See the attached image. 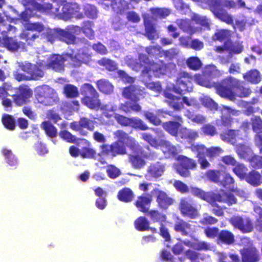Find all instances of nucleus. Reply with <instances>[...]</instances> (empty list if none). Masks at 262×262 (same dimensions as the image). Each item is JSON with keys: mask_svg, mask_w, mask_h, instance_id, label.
Returning a JSON list of instances; mask_svg holds the SVG:
<instances>
[{"mask_svg": "<svg viewBox=\"0 0 262 262\" xmlns=\"http://www.w3.org/2000/svg\"><path fill=\"white\" fill-rule=\"evenodd\" d=\"M214 86L218 95L230 100H234L236 95L241 98L247 97L252 92L249 88L244 86L243 82L232 76L226 77Z\"/></svg>", "mask_w": 262, "mask_h": 262, "instance_id": "nucleus-1", "label": "nucleus"}, {"mask_svg": "<svg viewBox=\"0 0 262 262\" xmlns=\"http://www.w3.org/2000/svg\"><path fill=\"white\" fill-rule=\"evenodd\" d=\"M139 60L141 65L144 66L141 71L143 75H152L156 77H160L170 72V63H165L163 60L150 61L145 54L139 55Z\"/></svg>", "mask_w": 262, "mask_h": 262, "instance_id": "nucleus-2", "label": "nucleus"}, {"mask_svg": "<svg viewBox=\"0 0 262 262\" xmlns=\"http://www.w3.org/2000/svg\"><path fill=\"white\" fill-rule=\"evenodd\" d=\"M82 103L91 110H98L101 105L99 95L95 88L88 83L83 84L80 87Z\"/></svg>", "mask_w": 262, "mask_h": 262, "instance_id": "nucleus-3", "label": "nucleus"}, {"mask_svg": "<svg viewBox=\"0 0 262 262\" xmlns=\"http://www.w3.org/2000/svg\"><path fill=\"white\" fill-rule=\"evenodd\" d=\"M34 91L37 103L44 106H52L59 101L56 91L47 85L37 86Z\"/></svg>", "mask_w": 262, "mask_h": 262, "instance_id": "nucleus-4", "label": "nucleus"}, {"mask_svg": "<svg viewBox=\"0 0 262 262\" xmlns=\"http://www.w3.org/2000/svg\"><path fill=\"white\" fill-rule=\"evenodd\" d=\"M223 1L206 0V2L216 18L228 25H233V19L232 16L225 9H223Z\"/></svg>", "mask_w": 262, "mask_h": 262, "instance_id": "nucleus-5", "label": "nucleus"}, {"mask_svg": "<svg viewBox=\"0 0 262 262\" xmlns=\"http://www.w3.org/2000/svg\"><path fill=\"white\" fill-rule=\"evenodd\" d=\"M137 149L139 150L140 154L129 155L128 161L134 168L140 169L146 164L145 159L152 158L156 156V154L150 150L149 145H146L143 148H138Z\"/></svg>", "mask_w": 262, "mask_h": 262, "instance_id": "nucleus-6", "label": "nucleus"}, {"mask_svg": "<svg viewBox=\"0 0 262 262\" xmlns=\"http://www.w3.org/2000/svg\"><path fill=\"white\" fill-rule=\"evenodd\" d=\"M178 163L176 166L177 172L183 178L190 176V170H194L197 167L196 161L186 156L180 155L177 156Z\"/></svg>", "mask_w": 262, "mask_h": 262, "instance_id": "nucleus-7", "label": "nucleus"}, {"mask_svg": "<svg viewBox=\"0 0 262 262\" xmlns=\"http://www.w3.org/2000/svg\"><path fill=\"white\" fill-rule=\"evenodd\" d=\"M99 148L100 149L99 156L110 157L112 158L127 154L125 144L119 141H115L111 144H102Z\"/></svg>", "mask_w": 262, "mask_h": 262, "instance_id": "nucleus-8", "label": "nucleus"}, {"mask_svg": "<svg viewBox=\"0 0 262 262\" xmlns=\"http://www.w3.org/2000/svg\"><path fill=\"white\" fill-rule=\"evenodd\" d=\"M193 77L189 73L181 72L176 81V85L173 86V91L182 95L192 90Z\"/></svg>", "mask_w": 262, "mask_h": 262, "instance_id": "nucleus-9", "label": "nucleus"}, {"mask_svg": "<svg viewBox=\"0 0 262 262\" xmlns=\"http://www.w3.org/2000/svg\"><path fill=\"white\" fill-rule=\"evenodd\" d=\"M59 19L68 20L74 17L80 19L84 18V15L80 11V8L76 4L66 3L60 4Z\"/></svg>", "mask_w": 262, "mask_h": 262, "instance_id": "nucleus-10", "label": "nucleus"}, {"mask_svg": "<svg viewBox=\"0 0 262 262\" xmlns=\"http://www.w3.org/2000/svg\"><path fill=\"white\" fill-rule=\"evenodd\" d=\"M249 124L251 125L252 130L255 133V145L259 148V154L262 155V119L259 116H254L251 118L250 123L245 122L244 126L248 128Z\"/></svg>", "mask_w": 262, "mask_h": 262, "instance_id": "nucleus-11", "label": "nucleus"}, {"mask_svg": "<svg viewBox=\"0 0 262 262\" xmlns=\"http://www.w3.org/2000/svg\"><path fill=\"white\" fill-rule=\"evenodd\" d=\"M33 7L35 10L41 13L59 19L60 4H56L55 5H53L50 3L40 4L35 2L33 3Z\"/></svg>", "mask_w": 262, "mask_h": 262, "instance_id": "nucleus-12", "label": "nucleus"}, {"mask_svg": "<svg viewBox=\"0 0 262 262\" xmlns=\"http://www.w3.org/2000/svg\"><path fill=\"white\" fill-rule=\"evenodd\" d=\"M179 209L183 216H186L191 219H194L200 215L198 209L194 206L192 201L188 198L181 199Z\"/></svg>", "mask_w": 262, "mask_h": 262, "instance_id": "nucleus-13", "label": "nucleus"}, {"mask_svg": "<svg viewBox=\"0 0 262 262\" xmlns=\"http://www.w3.org/2000/svg\"><path fill=\"white\" fill-rule=\"evenodd\" d=\"M229 222L234 228L243 233L250 232L253 229V223L248 217L233 216L230 219Z\"/></svg>", "mask_w": 262, "mask_h": 262, "instance_id": "nucleus-14", "label": "nucleus"}, {"mask_svg": "<svg viewBox=\"0 0 262 262\" xmlns=\"http://www.w3.org/2000/svg\"><path fill=\"white\" fill-rule=\"evenodd\" d=\"M153 191L156 194V200L158 207L162 210L167 209L174 203L173 198L165 191L158 189H154Z\"/></svg>", "mask_w": 262, "mask_h": 262, "instance_id": "nucleus-15", "label": "nucleus"}, {"mask_svg": "<svg viewBox=\"0 0 262 262\" xmlns=\"http://www.w3.org/2000/svg\"><path fill=\"white\" fill-rule=\"evenodd\" d=\"M113 135L114 138L117 139L116 141H119L124 144L125 142L131 150H136L140 146L135 138L129 136L127 133L122 129L117 130L114 133Z\"/></svg>", "mask_w": 262, "mask_h": 262, "instance_id": "nucleus-16", "label": "nucleus"}, {"mask_svg": "<svg viewBox=\"0 0 262 262\" xmlns=\"http://www.w3.org/2000/svg\"><path fill=\"white\" fill-rule=\"evenodd\" d=\"M70 126L73 130L80 132L84 136H86L87 133H82L83 129L85 128L88 130L93 131L95 128L93 121L84 117L80 118L78 121L71 122Z\"/></svg>", "mask_w": 262, "mask_h": 262, "instance_id": "nucleus-17", "label": "nucleus"}, {"mask_svg": "<svg viewBox=\"0 0 262 262\" xmlns=\"http://www.w3.org/2000/svg\"><path fill=\"white\" fill-rule=\"evenodd\" d=\"M144 27V36L149 40H155L159 38V34L157 30L156 24L148 15H145L143 17Z\"/></svg>", "mask_w": 262, "mask_h": 262, "instance_id": "nucleus-18", "label": "nucleus"}, {"mask_svg": "<svg viewBox=\"0 0 262 262\" xmlns=\"http://www.w3.org/2000/svg\"><path fill=\"white\" fill-rule=\"evenodd\" d=\"M67 33L64 29L60 28L47 29L42 34V37L48 41L53 43L56 40L64 42V37Z\"/></svg>", "mask_w": 262, "mask_h": 262, "instance_id": "nucleus-19", "label": "nucleus"}, {"mask_svg": "<svg viewBox=\"0 0 262 262\" xmlns=\"http://www.w3.org/2000/svg\"><path fill=\"white\" fill-rule=\"evenodd\" d=\"M142 94V91L138 86L134 85H130L124 88L122 91L123 97L130 100L133 103H137L140 99V96Z\"/></svg>", "mask_w": 262, "mask_h": 262, "instance_id": "nucleus-20", "label": "nucleus"}, {"mask_svg": "<svg viewBox=\"0 0 262 262\" xmlns=\"http://www.w3.org/2000/svg\"><path fill=\"white\" fill-rule=\"evenodd\" d=\"M173 117L175 121L165 122L162 124V126L171 136L177 137L181 125L180 122H182V118L180 115H175Z\"/></svg>", "mask_w": 262, "mask_h": 262, "instance_id": "nucleus-21", "label": "nucleus"}, {"mask_svg": "<svg viewBox=\"0 0 262 262\" xmlns=\"http://www.w3.org/2000/svg\"><path fill=\"white\" fill-rule=\"evenodd\" d=\"M152 200L150 194H142L137 196L134 205L140 212L146 214L149 210Z\"/></svg>", "mask_w": 262, "mask_h": 262, "instance_id": "nucleus-22", "label": "nucleus"}, {"mask_svg": "<svg viewBox=\"0 0 262 262\" xmlns=\"http://www.w3.org/2000/svg\"><path fill=\"white\" fill-rule=\"evenodd\" d=\"M66 60V57L59 54H54L50 57L47 66L55 71L61 72L64 70V63Z\"/></svg>", "mask_w": 262, "mask_h": 262, "instance_id": "nucleus-23", "label": "nucleus"}, {"mask_svg": "<svg viewBox=\"0 0 262 262\" xmlns=\"http://www.w3.org/2000/svg\"><path fill=\"white\" fill-rule=\"evenodd\" d=\"M65 57L67 60L70 59L69 64L71 67L77 68L80 67L82 63L86 62L90 57V55L83 52H79L75 55L72 53H67L65 55Z\"/></svg>", "mask_w": 262, "mask_h": 262, "instance_id": "nucleus-24", "label": "nucleus"}, {"mask_svg": "<svg viewBox=\"0 0 262 262\" xmlns=\"http://www.w3.org/2000/svg\"><path fill=\"white\" fill-rule=\"evenodd\" d=\"M242 262H257L259 260L258 250L254 247L244 248L240 250Z\"/></svg>", "mask_w": 262, "mask_h": 262, "instance_id": "nucleus-25", "label": "nucleus"}, {"mask_svg": "<svg viewBox=\"0 0 262 262\" xmlns=\"http://www.w3.org/2000/svg\"><path fill=\"white\" fill-rule=\"evenodd\" d=\"M221 111L222 112L221 116V124L224 126L229 127L233 121V118L230 115L237 116L239 111L226 105H222Z\"/></svg>", "mask_w": 262, "mask_h": 262, "instance_id": "nucleus-26", "label": "nucleus"}, {"mask_svg": "<svg viewBox=\"0 0 262 262\" xmlns=\"http://www.w3.org/2000/svg\"><path fill=\"white\" fill-rule=\"evenodd\" d=\"M163 96L166 99V103L174 111H180L183 108L181 97L173 95L169 90L164 91Z\"/></svg>", "mask_w": 262, "mask_h": 262, "instance_id": "nucleus-27", "label": "nucleus"}, {"mask_svg": "<svg viewBox=\"0 0 262 262\" xmlns=\"http://www.w3.org/2000/svg\"><path fill=\"white\" fill-rule=\"evenodd\" d=\"M111 2L110 6L112 11L116 16L125 14L129 10V3L126 0H109Z\"/></svg>", "mask_w": 262, "mask_h": 262, "instance_id": "nucleus-28", "label": "nucleus"}, {"mask_svg": "<svg viewBox=\"0 0 262 262\" xmlns=\"http://www.w3.org/2000/svg\"><path fill=\"white\" fill-rule=\"evenodd\" d=\"M64 32L67 33L64 37V42L68 45H75L77 39L75 34H79L81 32V27L73 25H69L66 27Z\"/></svg>", "mask_w": 262, "mask_h": 262, "instance_id": "nucleus-29", "label": "nucleus"}, {"mask_svg": "<svg viewBox=\"0 0 262 262\" xmlns=\"http://www.w3.org/2000/svg\"><path fill=\"white\" fill-rule=\"evenodd\" d=\"M171 116V112L170 111H164L162 110H158L156 113L149 111H145L144 116L150 123L156 126H159L162 124V121L159 117L163 114Z\"/></svg>", "mask_w": 262, "mask_h": 262, "instance_id": "nucleus-30", "label": "nucleus"}, {"mask_svg": "<svg viewBox=\"0 0 262 262\" xmlns=\"http://www.w3.org/2000/svg\"><path fill=\"white\" fill-rule=\"evenodd\" d=\"M160 146L165 157L167 158H174L178 154L177 147L169 141L161 140Z\"/></svg>", "mask_w": 262, "mask_h": 262, "instance_id": "nucleus-31", "label": "nucleus"}, {"mask_svg": "<svg viewBox=\"0 0 262 262\" xmlns=\"http://www.w3.org/2000/svg\"><path fill=\"white\" fill-rule=\"evenodd\" d=\"M244 80L253 84L258 83L261 80L260 72L256 69H251L243 75Z\"/></svg>", "mask_w": 262, "mask_h": 262, "instance_id": "nucleus-32", "label": "nucleus"}, {"mask_svg": "<svg viewBox=\"0 0 262 262\" xmlns=\"http://www.w3.org/2000/svg\"><path fill=\"white\" fill-rule=\"evenodd\" d=\"M164 171L165 166L160 162L150 164L147 170L148 174L155 178L161 177Z\"/></svg>", "mask_w": 262, "mask_h": 262, "instance_id": "nucleus-33", "label": "nucleus"}, {"mask_svg": "<svg viewBox=\"0 0 262 262\" xmlns=\"http://www.w3.org/2000/svg\"><path fill=\"white\" fill-rule=\"evenodd\" d=\"M226 51L229 53L230 57L233 54H239L244 50V47L241 43L233 41L230 39L226 41Z\"/></svg>", "mask_w": 262, "mask_h": 262, "instance_id": "nucleus-34", "label": "nucleus"}, {"mask_svg": "<svg viewBox=\"0 0 262 262\" xmlns=\"http://www.w3.org/2000/svg\"><path fill=\"white\" fill-rule=\"evenodd\" d=\"M198 136V133L196 131L186 127H182L178 132L177 138L188 141H192L194 140Z\"/></svg>", "mask_w": 262, "mask_h": 262, "instance_id": "nucleus-35", "label": "nucleus"}, {"mask_svg": "<svg viewBox=\"0 0 262 262\" xmlns=\"http://www.w3.org/2000/svg\"><path fill=\"white\" fill-rule=\"evenodd\" d=\"M135 196V194L132 190L128 187H124L119 190L117 193V199L124 203H129L132 202Z\"/></svg>", "mask_w": 262, "mask_h": 262, "instance_id": "nucleus-36", "label": "nucleus"}, {"mask_svg": "<svg viewBox=\"0 0 262 262\" xmlns=\"http://www.w3.org/2000/svg\"><path fill=\"white\" fill-rule=\"evenodd\" d=\"M2 43L4 47L12 52L17 51L20 48L21 44H22L23 46L25 45V43H21L19 42H17L12 37L7 36L3 38Z\"/></svg>", "mask_w": 262, "mask_h": 262, "instance_id": "nucleus-37", "label": "nucleus"}, {"mask_svg": "<svg viewBox=\"0 0 262 262\" xmlns=\"http://www.w3.org/2000/svg\"><path fill=\"white\" fill-rule=\"evenodd\" d=\"M191 225L182 219L179 220L174 225V230L182 235L187 236L191 230Z\"/></svg>", "mask_w": 262, "mask_h": 262, "instance_id": "nucleus-38", "label": "nucleus"}, {"mask_svg": "<svg viewBox=\"0 0 262 262\" xmlns=\"http://www.w3.org/2000/svg\"><path fill=\"white\" fill-rule=\"evenodd\" d=\"M119 110L125 114H128L132 112L138 113L141 111L142 107L138 103H130L128 101H126L120 104Z\"/></svg>", "mask_w": 262, "mask_h": 262, "instance_id": "nucleus-39", "label": "nucleus"}, {"mask_svg": "<svg viewBox=\"0 0 262 262\" xmlns=\"http://www.w3.org/2000/svg\"><path fill=\"white\" fill-rule=\"evenodd\" d=\"M177 24L180 29L184 32L190 35L195 33L197 29L192 26L189 19H179L177 20Z\"/></svg>", "mask_w": 262, "mask_h": 262, "instance_id": "nucleus-40", "label": "nucleus"}, {"mask_svg": "<svg viewBox=\"0 0 262 262\" xmlns=\"http://www.w3.org/2000/svg\"><path fill=\"white\" fill-rule=\"evenodd\" d=\"M98 89L103 93L110 94L114 91V86L107 79H101L97 81Z\"/></svg>", "mask_w": 262, "mask_h": 262, "instance_id": "nucleus-41", "label": "nucleus"}, {"mask_svg": "<svg viewBox=\"0 0 262 262\" xmlns=\"http://www.w3.org/2000/svg\"><path fill=\"white\" fill-rule=\"evenodd\" d=\"M154 223H159L160 225L166 222L167 216L165 214L156 209L149 210L146 213Z\"/></svg>", "mask_w": 262, "mask_h": 262, "instance_id": "nucleus-42", "label": "nucleus"}, {"mask_svg": "<svg viewBox=\"0 0 262 262\" xmlns=\"http://www.w3.org/2000/svg\"><path fill=\"white\" fill-rule=\"evenodd\" d=\"M217 239L226 245H231L234 242V236L231 231L222 230L219 232Z\"/></svg>", "mask_w": 262, "mask_h": 262, "instance_id": "nucleus-43", "label": "nucleus"}, {"mask_svg": "<svg viewBox=\"0 0 262 262\" xmlns=\"http://www.w3.org/2000/svg\"><path fill=\"white\" fill-rule=\"evenodd\" d=\"M94 23L90 20H85L81 25V32L89 39H93L95 37V32L93 29Z\"/></svg>", "mask_w": 262, "mask_h": 262, "instance_id": "nucleus-44", "label": "nucleus"}, {"mask_svg": "<svg viewBox=\"0 0 262 262\" xmlns=\"http://www.w3.org/2000/svg\"><path fill=\"white\" fill-rule=\"evenodd\" d=\"M97 63L99 66L104 67L108 72H114L118 68L115 61L106 57L101 58L97 61Z\"/></svg>", "mask_w": 262, "mask_h": 262, "instance_id": "nucleus-45", "label": "nucleus"}, {"mask_svg": "<svg viewBox=\"0 0 262 262\" xmlns=\"http://www.w3.org/2000/svg\"><path fill=\"white\" fill-rule=\"evenodd\" d=\"M41 128L44 130L46 135L51 138H55L57 135V129L53 124L48 121H45L41 124Z\"/></svg>", "mask_w": 262, "mask_h": 262, "instance_id": "nucleus-46", "label": "nucleus"}, {"mask_svg": "<svg viewBox=\"0 0 262 262\" xmlns=\"http://www.w3.org/2000/svg\"><path fill=\"white\" fill-rule=\"evenodd\" d=\"M260 178L261 176L259 172L252 170L248 174L246 173L244 179L248 183L254 186H257L260 184Z\"/></svg>", "mask_w": 262, "mask_h": 262, "instance_id": "nucleus-47", "label": "nucleus"}, {"mask_svg": "<svg viewBox=\"0 0 262 262\" xmlns=\"http://www.w3.org/2000/svg\"><path fill=\"white\" fill-rule=\"evenodd\" d=\"M149 222L144 216L138 217L134 222L136 229L139 231L149 230Z\"/></svg>", "mask_w": 262, "mask_h": 262, "instance_id": "nucleus-48", "label": "nucleus"}, {"mask_svg": "<svg viewBox=\"0 0 262 262\" xmlns=\"http://www.w3.org/2000/svg\"><path fill=\"white\" fill-rule=\"evenodd\" d=\"M150 12L155 19L164 18L170 13V11L168 9L164 8H151Z\"/></svg>", "mask_w": 262, "mask_h": 262, "instance_id": "nucleus-49", "label": "nucleus"}, {"mask_svg": "<svg viewBox=\"0 0 262 262\" xmlns=\"http://www.w3.org/2000/svg\"><path fill=\"white\" fill-rule=\"evenodd\" d=\"M129 127H131L135 130H146L149 129V127L146 124L138 117H130Z\"/></svg>", "mask_w": 262, "mask_h": 262, "instance_id": "nucleus-50", "label": "nucleus"}, {"mask_svg": "<svg viewBox=\"0 0 262 262\" xmlns=\"http://www.w3.org/2000/svg\"><path fill=\"white\" fill-rule=\"evenodd\" d=\"M63 93L68 98H75L79 94L78 88L71 84H67L64 85Z\"/></svg>", "mask_w": 262, "mask_h": 262, "instance_id": "nucleus-51", "label": "nucleus"}, {"mask_svg": "<svg viewBox=\"0 0 262 262\" xmlns=\"http://www.w3.org/2000/svg\"><path fill=\"white\" fill-rule=\"evenodd\" d=\"M194 80L198 84L206 88H210L214 86V83L202 73L195 74Z\"/></svg>", "mask_w": 262, "mask_h": 262, "instance_id": "nucleus-52", "label": "nucleus"}, {"mask_svg": "<svg viewBox=\"0 0 262 262\" xmlns=\"http://www.w3.org/2000/svg\"><path fill=\"white\" fill-rule=\"evenodd\" d=\"M87 146L82 147L80 150V156L84 159H94L95 158L96 151L90 147L91 143L87 141Z\"/></svg>", "mask_w": 262, "mask_h": 262, "instance_id": "nucleus-53", "label": "nucleus"}, {"mask_svg": "<svg viewBox=\"0 0 262 262\" xmlns=\"http://www.w3.org/2000/svg\"><path fill=\"white\" fill-rule=\"evenodd\" d=\"M223 192L222 193H215L213 192H207L206 199V202L210 204L211 205L213 204H217L216 202H222L224 201L223 200Z\"/></svg>", "mask_w": 262, "mask_h": 262, "instance_id": "nucleus-54", "label": "nucleus"}, {"mask_svg": "<svg viewBox=\"0 0 262 262\" xmlns=\"http://www.w3.org/2000/svg\"><path fill=\"white\" fill-rule=\"evenodd\" d=\"M3 155L6 160L7 163L11 166H14L17 164V159L10 149L3 148L2 150Z\"/></svg>", "mask_w": 262, "mask_h": 262, "instance_id": "nucleus-55", "label": "nucleus"}, {"mask_svg": "<svg viewBox=\"0 0 262 262\" xmlns=\"http://www.w3.org/2000/svg\"><path fill=\"white\" fill-rule=\"evenodd\" d=\"M221 174L220 170L209 169L205 172V176L210 181L220 184Z\"/></svg>", "mask_w": 262, "mask_h": 262, "instance_id": "nucleus-56", "label": "nucleus"}, {"mask_svg": "<svg viewBox=\"0 0 262 262\" xmlns=\"http://www.w3.org/2000/svg\"><path fill=\"white\" fill-rule=\"evenodd\" d=\"M186 64L190 69L194 71L199 70L202 66L201 60L196 56L189 57L186 60Z\"/></svg>", "mask_w": 262, "mask_h": 262, "instance_id": "nucleus-57", "label": "nucleus"}, {"mask_svg": "<svg viewBox=\"0 0 262 262\" xmlns=\"http://www.w3.org/2000/svg\"><path fill=\"white\" fill-rule=\"evenodd\" d=\"M44 76V72L41 68L36 64L34 65L32 70L29 76H28L29 80H38L39 79L43 77Z\"/></svg>", "mask_w": 262, "mask_h": 262, "instance_id": "nucleus-58", "label": "nucleus"}, {"mask_svg": "<svg viewBox=\"0 0 262 262\" xmlns=\"http://www.w3.org/2000/svg\"><path fill=\"white\" fill-rule=\"evenodd\" d=\"M195 24L199 25L204 29H210V24L208 19L205 16H200L199 15L194 14L192 18Z\"/></svg>", "mask_w": 262, "mask_h": 262, "instance_id": "nucleus-59", "label": "nucleus"}, {"mask_svg": "<svg viewBox=\"0 0 262 262\" xmlns=\"http://www.w3.org/2000/svg\"><path fill=\"white\" fill-rule=\"evenodd\" d=\"M189 148L192 152L197 153L196 157L198 159L205 156L207 152V148L204 145L192 144Z\"/></svg>", "mask_w": 262, "mask_h": 262, "instance_id": "nucleus-60", "label": "nucleus"}, {"mask_svg": "<svg viewBox=\"0 0 262 262\" xmlns=\"http://www.w3.org/2000/svg\"><path fill=\"white\" fill-rule=\"evenodd\" d=\"M237 135V130L228 129L221 134V138L223 141L229 142L235 140Z\"/></svg>", "mask_w": 262, "mask_h": 262, "instance_id": "nucleus-61", "label": "nucleus"}, {"mask_svg": "<svg viewBox=\"0 0 262 262\" xmlns=\"http://www.w3.org/2000/svg\"><path fill=\"white\" fill-rule=\"evenodd\" d=\"M232 169L233 172L239 178L243 179L246 177L247 168L242 163H237Z\"/></svg>", "mask_w": 262, "mask_h": 262, "instance_id": "nucleus-62", "label": "nucleus"}, {"mask_svg": "<svg viewBox=\"0 0 262 262\" xmlns=\"http://www.w3.org/2000/svg\"><path fill=\"white\" fill-rule=\"evenodd\" d=\"M2 122L5 127L9 130H14L15 127L13 117L9 114H4L2 117Z\"/></svg>", "mask_w": 262, "mask_h": 262, "instance_id": "nucleus-63", "label": "nucleus"}, {"mask_svg": "<svg viewBox=\"0 0 262 262\" xmlns=\"http://www.w3.org/2000/svg\"><path fill=\"white\" fill-rule=\"evenodd\" d=\"M106 172L108 177L112 179L118 178L121 174V170L114 165L110 164L106 166Z\"/></svg>", "mask_w": 262, "mask_h": 262, "instance_id": "nucleus-64", "label": "nucleus"}]
</instances>
